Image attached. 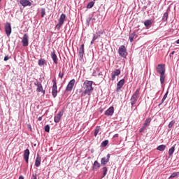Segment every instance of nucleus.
Returning a JSON list of instances; mask_svg holds the SVG:
<instances>
[{"mask_svg":"<svg viewBox=\"0 0 179 179\" xmlns=\"http://www.w3.org/2000/svg\"><path fill=\"white\" fill-rule=\"evenodd\" d=\"M166 65L158 64L156 67L157 73L160 75V83L163 85L164 83V79H166Z\"/></svg>","mask_w":179,"mask_h":179,"instance_id":"nucleus-1","label":"nucleus"},{"mask_svg":"<svg viewBox=\"0 0 179 179\" xmlns=\"http://www.w3.org/2000/svg\"><path fill=\"white\" fill-rule=\"evenodd\" d=\"M83 89L85 90L83 94L90 96L93 92V81L85 80L83 83Z\"/></svg>","mask_w":179,"mask_h":179,"instance_id":"nucleus-2","label":"nucleus"},{"mask_svg":"<svg viewBox=\"0 0 179 179\" xmlns=\"http://www.w3.org/2000/svg\"><path fill=\"white\" fill-rule=\"evenodd\" d=\"M65 20H66V15L65 14H62L60 15V17L59 19V22L58 24H57V25L55 26L56 29H57L58 30H59V29H61V27H62V25L64 24V23L65 22Z\"/></svg>","mask_w":179,"mask_h":179,"instance_id":"nucleus-3","label":"nucleus"},{"mask_svg":"<svg viewBox=\"0 0 179 179\" xmlns=\"http://www.w3.org/2000/svg\"><path fill=\"white\" fill-rule=\"evenodd\" d=\"M118 53L120 57H122L123 58H125L128 55V52H127V48H125V45H121L119 48Z\"/></svg>","mask_w":179,"mask_h":179,"instance_id":"nucleus-4","label":"nucleus"},{"mask_svg":"<svg viewBox=\"0 0 179 179\" xmlns=\"http://www.w3.org/2000/svg\"><path fill=\"white\" fill-rule=\"evenodd\" d=\"M34 85L37 87L36 92L38 93H42L43 96L45 94V90L43 89V85H41V83L36 81L34 83Z\"/></svg>","mask_w":179,"mask_h":179,"instance_id":"nucleus-5","label":"nucleus"},{"mask_svg":"<svg viewBox=\"0 0 179 179\" xmlns=\"http://www.w3.org/2000/svg\"><path fill=\"white\" fill-rule=\"evenodd\" d=\"M53 85H52V94L54 98L57 97L58 94V87H57V81L55 79L52 80Z\"/></svg>","mask_w":179,"mask_h":179,"instance_id":"nucleus-6","label":"nucleus"},{"mask_svg":"<svg viewBox=\"0 0 179 179\" xmlns=\"http://www.w3.org/2000/svg\"><path fill=\"white\" fill-rule=\"evenodd\" d=\"M5 31L6 34V36L9 37L10 36V34L12 33V26L10 25V23L7 22L4 25Z\"/></svg>","mask_w":179,"mask_h":179,"instance_id":"nucleus-7","label":"nucleus"},{"mask_svg":"<svg viewBox=\"0 0 179 179\" xmlns=\"http://www.w3.org/2000/svg\"><path fill=\"white\" fill-rule=\"evenodd\" d=\"M23 47H27L29 45V36L27 34H24L22 40Z\"/></svg>","mask_w":179,"mask_h":179,"instance_id":"nucleus-8","label":"nucleus"},{"mask_svg":"<svg viewBox=\"0 0 179 179\" xmlns=\"http://www.w3.org/2000/svg\"><path fill=\"white\" fill-rule=\"evenodd\" d=\"M75 83H76V80L75 79H73L71 80L69 84L67 85V87L66 88V90L67 92H71L72 90V89H73V86H75Z\"/></svg>","mask_w":179,"mask_h":179,"instance_id":"nucleus-9","label":"nucleus"},{"mask_svg":"<svg viewBox=\"0 0 179 179\" xmlns=\"http://www.w3.org/2000/svg\"><path fill=\"white\" fill-rule=\"evenodd\" d=\"M121 74V70L117 69L111 73L110 80H115V76H118Z\"/></svg>","mask_w":179,"mask_h":179,"instance_id":"nucleus-10","label":"nucleus"},{"mask_svg":"<svg viewBox=\"0 0 179 179\" xmlns=\"http://www.w3.org/2000/svg\"><path fill=\"white\" fill-rule=\"evenodd\" d=\"M64 115V110H61L59 113H58L56 116L54 118V121L56 123L59 122L61 120V117Z\"/></svg>","mask_w":179,"mask_h":179,"instance_id":"nucleus-11","label":"nucleus"},{"mask_svg":"<svg viewBox=\"0 0 179 179\" xmlns=\"http://www.w3.org/2000/svg\"><path fill=\"white\" fill-rule=\"evenodd\" d=\"M110 162V154H108L106 157H103L101 159V164H102V166H106V164H107V163H108Z\"/></svg>","mask_w":179,"mask_h":179,"instance_id":"nucleus-12","label":"nucleus"},{"mask_svg":"<svg viewBox=\"0 0 179 179\" xmlns=\"http://www.w3.org/2000/svg\"><path fill=\"white\" fill-rule=\"evenodd\" d=\"M124 83H125L124 79H122L117 83L116 92H120V90H121V88L124 86Z\"/></svg>","mask_w":179,"mask_h":179,"instance_id":"nucleus-13","label":"nucleus"},{"mask_svg":"<svg viewBox=\"0 0 179 179\" xmlns=\"http://www.w3.org/2000/svg\"><path fill=\"white\" fill-rule=\"evenodd\" d=\"M83 55H85V44H82L79 49V57L80 58H83Z\"/></svg>","mask_w":179,"mask_h":179,"instance_id":"nucleus-14","label":"nucleus"},{"mask_svg":"<svg viewBox=\"0 0 179 179\" xmlns=\"http://www.w3.org/2000/svg\"><path fill=\"white\" fill-rule=\"evenodd\" d=\"M29 156H30V150H29V149H27L24 150V159L26 163H29Z\"/></svg>","mask_w":179,"mask_h":179,"instance_id":"nucleus-15","label":"nucleus"},{"mask_svg":"<svg viewBox=\"0 0 179 179\" xmlns=\"http://www.w3.org/2000/svg\"><path fill=\"white\" fill-rule=\"evenodd\" d=\"M20 4L24 6H31V2L29 0H20Z\"/></svg>","mask_w":179,"mask_h":179,"instance_id":"nucleus-16","label":"nucleus"},{"mask_svg":"<svg viewBox=\"0 0 179 179\" xmlns=\"http://www.w3.org/2000/svg\"><path fill=\"white\" fill-rule=\"evenodd\" d=\"M113 114H114V107H113V106L110 107L105 112V115L110 116V115H113Z\"/></svg>","mask_w":179,"mask_h":179,"instance_id":"nucleus-17","label":"nucleus"},{"mask_svg":"<svg viewBox=\"0 0 179 179\" xmlns=\"http://www.w3.org/2000/svg\"><path fill=\"white\" fill-rule=\"evenodd\" d=\"M41 164V157L39 155H37L36 159L35 160V166L36 167H40Z\"/></svg>","mask_w":179,"mask_h":179,"instance_id":"nucleus-18","label":"nucleus"},{"mask_svg":"<svg viewBox=\"0 0 179 179\" xmlns=\"http://www.w3.org/2000/svg\"><path fill=\"white\" fill-rule=\"evenodd\" d=\"M51 57L53 59V62L57 65L58 64V60L57 57V55L55 54V51L52 52L51 53Z\"/></svg>","mask_w":179,"mask_h":179,"instance_id":"nucleus-19","label":"nucleus"},{"mask_svg":"<svg viewBox=\"0 0 179 179\" xmlns=\"http://www.w3.org/2000/svg\"><path fill=\"white\" fill-rule=\"evenodd\" d=\"M136 37H138V36L136 35V33L133 32L132 34H131L129 37V40H130V43H133L134 40H135Z\"/></svg>","mask_w":179,"mask_h":179,"instance_id":"nucleus-20","label":"nucleus"},{"mask_svg":"<svg viewBox=\"0 0 179 179\" xmlns=\"http://www.w3.org/2000/svg\"><path fill=\"white\" fill-rule=\"evenodd\" d=\"M137 101H138V97L134 96L132 95V96L131 98V106H134V104H136Z\"/></svg>","mask_w":179,"mask_h":179,"instance_id":"nucleus-21","label":"nucleus"},{"mask_svg":"<svg viewBox=\"0 0 179 179\" xmlns=\"http://www.w3.org/2000/svg\"><path fill=\"white\" fill-rule=\"evenodd\" d=\"M100 166H101L100 163H99V162L97 161H95L93 164V170L100 169Z\"/></svg>","mask_w":179,"mask_h":179,"instance_id":"nucleus-22","label":"nucleus"},{"mask_svg":"<svg viewBox=\"0 0 179 179\" xmlns=\"http://www.w3.org/2000/svg\"><path fill=\"white\" fill-rule=\"evenodd\" d=\"M176 150V145H174L169 150V156H173V153H174V151Z\"/></svg>","mask_w":179,"mask_h":179,"instance_id":"nucleus-23","label":"nucleus"},{"mask_svg":"<svg viewBox=\"0 0 179 179\" xmlns=\"http://www.w3.org/2000/svg\"><path fill=\"white\" fill-rule=\"evenodd\" d=\"M144 25L145 26V27H150V26L152 25V20H148L144 22Z\"/></svg>","mask_w":179,"mask_h":179,"instance_id":"nucleus-24","label":"nucleus"},{"mask_svg":"<svg viewBox=\"0 0 179 179\" xmlns=\"http://www.w3.org/2000/svg\"><path fill=\"white\" fill-rule=\"evenodd\" d=\"M157 150H159V152H164V150H166V145H161L157 148Z\"/></svg>","mask_w":179,"mask_h":179,"instance_id":"nucleus-25","label":"nucleus"},{"mask_svg":"<svg viewBox=\"0 0 179 179\" xmlns=\"http://www.w3.org/2000/svg\"><path fill=\"white\" fill-rule=\"evenodd\" d=\"M100 129H101L100 126L96 127L94 129V136H97V135H99V132H100Z\"/></svg>","mask_w":179,"mask_h":179,"instance_id":"nucleus-26","label":"nucleus"},{"mask_svg":"<svg viewBox=\"0 0 179 179\" xmlns=\"http://www.w3.org/2000/svg\"><path fill=\"white\" fill-rule=\"evenodd\" d=\"M167 19H169V13L167 12L164 13L162 20L163 22H167Z\"/></svg>","mask_w":179,"mask_h":179,"instance_id":"nucleus-27","label":"nucleus"},{"mask_svg":"<svg viewBox=\"0 0 179 179\" xmlns=\"http://www.w3.org/2000/svg\"><path fill=\"white\" fill-rule=\"evenodd\" d=\"M150 121H152V119H150V118L146 119L145 121V122H144V124H143V125H144L145 127H148L149 124H150Z\"/></svg>","mask_w":179,"mask_h":179,"instance_id":"nucleus-28","label":"nucleus"},{"mask_svg":"<svg viewBox=\"0 0 179 179\" xmlns=\"http://www.w3.org/2000/svg\"><path fill=\"white\" fill-rule=\"evenodd\" d=\"M38 64L39 66H43V65H44L45 64V59H40L38 60Z\"/></svg>","mask_w":179,"mask_h":179,"instance_id":"nucleus-29","label":"nucleus"},{"mask_svg":"<svg viewBox=\"0 0 179 179\" xmlns=\"http://www.w3.org/2000/svg\"><path fill=\"white\" fill-rule=\"evenodd\" d=\"M167 96H169V91H167V92H166V94H164V97H163V99H162V102H161V103L159 104L160 106H162V104L163 103H164L165 100L167 99Z\"/></svg>","mask_w":179,"mask_h":179,"instance_id":"nucleus-30","label":"nucleus"},{"mask_svg":"<svg viewBox=\"0 0 179 179\" xmlns=\"http://www.w3.org/2000/svg\"><path fill=\"white\" fill-rule=\"evenodd\" d=\"M102 171H103V176L102 177H106V176H107V171H108V169H107L106 166H104L103 169H102Z\"/></svg>","mask_w":179,"mask_h":179,"instance_id":"nucleus-31","label":"nucleus"},{"mask_svg":"<svg viewBox=\"0 0 179 179\" xmlns=\"http://www.w3.org/2000/svg\"><path fill=\"white\" fill-rule=\"evenodd\" d=\"M139 92H141V88H138L136 92H134V94H133V96L134 97H139Z\"/></svg>","mask_w":179,"mask_h":179,"instance_id":"nucleus-32","label":"nucleus"},{"mask_svg":"<svg viewBox=\"0 0 179 179\" xmlns=\"http://www.w3.org/2000/svg\"><path fill=\"white\" fill-rule=\"evenodd\" d=\"M108 145V140H105L101 143V148H106Z\"/></svg>","mask_w":179,"mask_h":179,"instance_id":"nucleus-33","label":"nucleus"},{"mask_svg":"<svg viewBox=\"0 0 179 179\" xmlns=\"http://www.w3.org/2000/svg\"><path fill=\"white\" fill-rule=\"evenodd\" d=\"M179 172H173L169 177V178H176V177H178Z\"/></svg>","mask_w":179,"mask_h":179,"instance_id":"nucleus-34","label":"nucleus"},{"mask_svg":"<svg viewBox=\"0 0 179 179\" xmlns=\"http://www.w3.org/2000/svg\"><path fill=\"white\" fill-rule=\"evenodd\" d=\"M94 6V1H90L87 6V9H92V8Z\"/></svg>","mask_w":179,"mask_h":179,"instance_id":"nucleus-35","label":"nucleus"},{"mask_svg":"<svg viewBox=\"0 0 179 179\" xmlns=\"http://www.w3.org/2000/svg\"><path fill=\"white\" fill-rule=\"evenodd\" d=\"M176 124V121L175 120H172L169 122L168 127L169 128H173V126Z\"/></svg>","mask_w":179,"mask_h":179,"instance_id":"nucleus-36","label":"nucleus"},{"mask_svg":"<svg viewBox=\"0 0 179 179\" xmlns=\"http://www.w3.org/2000/svg\"><path fill=\"white\" fill-rule=\"evenodd\" d=\"M64 70H62L59 73V78H60V79H62V78H64Z\"/></svg>","mask_w":179,"mask_h":179,"instance_id":"nucleus-37","label":"nucleus"},{"mask_svg":"<svg viewBox=\"0 0 179 179\" xmlns=\"http://www.w3.org/2000/svg\"><path fill=\"white\" fill-rule=\"evenodd\" d=\"M44 16H45V9L42 8L41 9V17H44Z\"/></svg>","mask_w":179,"mask_h":179,"instance_id":"nucleus-38","label":"nucleus"},{"mask_svg":"<svg viewBox=\"0 0 179 179\" xmlns=\"http://www.w3.org/2000/svg\"><path fill=\"white\" fill-rule=\"evenodd\" d=\"M45 132H50V125L47 124V125L45 127Z\"/></svg>","mask_w":179,"mask_h":179,"instance_id":"nucleus-39","label":"nucleus"},{"mask_svg":"<svg viewBox=\"0 0 179 179\" xmlns=\"http://www.w3.org/2000/svg\"><path fill=\"white\" fill-rule=\"evenodd\" d=\"M146 129V127L143 124V127L140 129L139 132H143Z\"/></svg>","mask_w":179,"mask_h":179,"instance_id":"nucleus-40","label":"nucleus"},{"mask_svg":"<svg viewBox=\"0 0 179 179\" xmlns=\"http://www.w3.org/2000/svg\"><path fill=\"white\" fill-rule=\"evenodd\" d=\"M31 179H37V173H33Z\"/></svg>","mask_w":179,"mask_h":179,"instance_id":"nucleus-41","label":"nucleus"},{"mask_svg":"<svg viewBox=\"0 0 179 179\" xmlns=\"http://www.w3.org/2000/svg\"><path fill=\"white\" fill-rule=\"evenodd\" d=\"M97 38H99L98 36L94 35L92 39V41H94L95 40H97Z\"/></svg>","mask_w":179,"mask_h":179,"instance_id":"nucleus-42","label":"nucleus"},{"mask_svg":"<svg viewBox=\"0 0 179 179\" xmlns=\"http://www.w3.org/2000/svg\"><path fill=\"white\" fill-rule=\"evenodd\" d=\"M92 22V18L88 17L87 20V23L89 24V23H90Z\"/></svg>","mask_w":179,"mask_h":179,"instance_id":"nucleus-43","label":"nucleus"},{"mask_svg":"<svg viewBox=\"0 0 179 179\" xmlns=\"http://www.w3.org/2000/svg\"><path fill=\"white\" fill-rule=\"evenodd\" d=\"M10 57H9V56H6L4 57V61H8V59H10Z\"/></svg>","mask_w":179,"mask_h":179,"instance_id":"nucleus-44","label":"nucleus"},{"mask_svg":"<svg viewBox=\"0 0 179 179\" xmlns=\"http://www.w3.org/2000/svg\"><path fill=\"white\" fill-rule=\"evenodd\" d=\"M91 19V22L93 23L94 22V20H96V18L94 17H90Z\"/></svg>","mask_w":179,"mask_h":179,"instance_id":"nucleus-45","label":"nucleus"},{"mask_svg":"<svg viewBox=\"0 0 179 179\" xmlns=\"http://www.w3.org/2000/svg\"><path fill=\"white\" fill-rule=\"evenodd\" d=\"M113 138H118V134H116L113 136Z\"/></svg>","mask_w":179,"mask_h":179,"instance_id":"nucleus-46","label":"nucleus"},{"mask_svg":"<svg viewBox=\"0 0 179 179\" xmlns=\"http://www.w3.org/2000/svg\"><path fill=\"white\" fill-rule=\"evenodd\" d=\"M38 120V121H42L43 117H39Z\"/></svg>","mask_w":179,"mask_h":179,"instance_id":"nucleus-47","label":"nucleus"},{"mask_svg":"<svg viewBox=\"0 0 179 179\" xmlns=\"http://www.w3.org/2000/svg\"><path fill=\"white\" fill-rule=\"evenodd\" d=\"M19 179H24V178L23 176H20Z\"/></svg>","mask_w":179,"mask_h":179,"instance_id":"nucleus-48","label":"nucleus"},{"mask_svg":"<svg viewBox=\"0 0 179 179\" xmlns=\"http://www.w3.org/2000/svg\"><path fill=\"white\" fill-rule=\"evenodd\" d=\"M177 44H179V39L176 41Z\"/></svg>","mask_w":179,"mask_h":179,"instance_id":"nucleus-49","label":"nucleus"},{"mask_svg":"<svg viewBox=\"0 0 179 179\" xmlns=\"http://www.w3.org/2000/svg\"><path fill=\"white\" fill-rule=\"evenodd\" d=\"M174 54V51L171 53V55H173Z\"/></svg>","mask_w":179,"mask_h":179,"instance_id":"nucleus-50","label":"nucleus"},{"mask_svg":"<svg viewBox=\"0 0 179 179\" xmlns=\"http://www.w3.org/2000/svg\"><path fill=\"white\" fill-rule=\"evenodd\" d=\"M94 42V41H91V44H93Z\"/></svg>","mask_w":179,"mask_h":179,"instance_id":"nucleus-51","label":"nucleus"},{"mask_svg":"<svg viewBox=\"0 0 179 179\" xmlns=\"http://www.w3.org/2000/svg\"><path fill=\"white\" fill-rule=\"evenodd\" d=\"M93 1H96V0H93Z\"/></svg>","mask_w":179,"mask_h":179,"instance_id":"nucleus-52","label":"nucleus"},{"mask_svg":"<svg viewBox=\"0 0 179 179\" xmlns=\"http://www.w3.org/2000/svg\"><path fill=\"white\" fill-rule=\"evenodd\" d=\"M1 0H0V2H1Z\"/></svg>","mask_w":179,"mask_h":179,"instance_id":"nucleus-53","label":"nucleus"}]
</instances>
